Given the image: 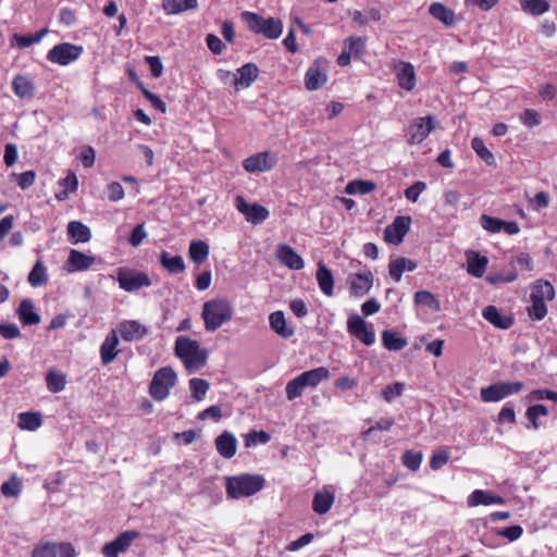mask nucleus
<instances>
[{"label":"nucleus","instance_id":"nucleus-60","mask_svg":"<svg viewBox=\"0 0 557 557\" xmlns=\"http://www.w3.org/2000/svg\"><path fill=\"white\" fill-rule=\"evenodd\" d=\"M518 277V273L516 270H511L507 273H495L490 274L486 277V281L490 282L493 285L500 284V283H510L516 281Z\"/></svg>","mask_w":557,"mask_h":557},{"label":"nucleus","instance_id":"nucleus-21","mask_svg":"<svg viewBox=\"0 0 557 557\" xmlns=\"http://www.w3.org/2000/svg\"><path fill=\"white\" fill-rule=\"evenodd\" d=\"M276 257L282 264L290 270H301L305 267L302 258L286 244L277 247Z\"/></svg>","mask_w":557,"mask_h":557},{"label":"nucleus","instance_id":"nucleus-56","mask_svg":"<svg viewBox=\"0 0 557 557\" xmlns=\"http://www.w3.org/2000/svg\"><path fill=\"white\" fill-rule=\"evenodd\" d=\"M1 493L7 497H15L21 493V482L16 476H12L1 485Z\"/></svg>","mask_w":557,"mask_h":557},{"label":"nucleus","instance_id":"nucleus-57","mask_svg":"<svg viewBox=\"0 0 557 557\" xmlns=\"http://www.w3.org/2000/svg\"><path fill=\"white\" fill-rule=\"evenodd\" d=\"M33 44H35V35H20V34H13L10 40V46L12 48L17 49H24L30 47Z\"/></svg>","mask_w":557,"mask_h":557},{"label":"nucleus","instance_id":"nucleus-13","mask_svg":"<svg viewBox=\"0 0 557 557\" xmlns=\"http://www.w3.org/2000/svg\"><path fill=\"white\" fill-rule=\"evenodd\" d=\"M236 209L244 214L245 219L252 224H260L269 218V210L255 202L248 203L243 196H236L235 198Z\"/></svg>","mask_w":557,"mask_h":557},{"label":"nucleus","instance_id":"nucleus-48","mask_svg":"<svg viewBox=\"0 0 557 557\" xmlns=\"http://www.w3.org/2000/svg\"><path fill=\"white\" fill-rule=\"evenodd\" d=\"M209 387H210V384L203 379L194 377L189 381V388L191 392V396L197 401H200L205 398Z\"/></svg>","mask_w":557,"mask_h":557},{"label":"nucleus","instance_id":"nucleus-25","mask_svg":"<svg viewBox=\"0 0 557 557\" xmlns=\"http://www.w3.org/2000/svg\"><path fill=\"white\" fill-rule=\"evenodd\" d=\"M482 315L487 322L502 330H508L513 324V318L511 315L502 314L499 310L492 305L483 309Z\"/></svg>","mask_w":557,"mask_h":557},{"label":"nucleus","instance_id":"nucleus-15","mask_svg":"<svg viewBox=\"0 0 557 557\" xmlns=\"http://www.w3.org/2000/svg\"><path fill=\"white\" fill-rule=\"evenodd\" d=\"M410 221V216H396L384 230V240L388 244H400L409 231Z\"/></svg>","mask_w":557,"mask_h":557},{"label":"nucleus","instance_id":"nucleus-64","mask_svg":"<svg viewBox=\"0 0 557 557\" xmlns=\"http://www.w3.org/2000/svg\"><path fill=\"white\" fill-rule=\"evenodd\" d=\"M146 63L149 65L150 73L154 78H158L163 73V64L159 55H147Z\"/></svg>","mask_w":557,"mask_h":557},{"label":"nucleus","instance_id":"nucleus-32","mask_svg":"<svg viewBox=\"0 0 557 557\" xmlns=\"http://www.w3.org/2000/svg\"><path fill=\"white\" fill-rule=\"evenodd\" d=\"M429 13L446 26H453L455 24L456 18L454 11L442 2H432L429 7Z\"/></svg>","mask_w":557,"mask_h":557},{"label":"nucleus","instance_id":"nucleus-40","mask_svg":"<svg viewBox=\"0 0 557 557\" xmlns=\"http://www.w3.org/2000/svg\"><path fill=\"white\" fill-rule=\"evenodd\" d=\"M283 33V23L278 18L268 17L264 18V23L261 33L265 38L276 39Z\"/></svg>","mask_w":557,"mask_h":557},{"label":"nucleus","instance_id":"nucleus-47","mask_svg":"<svg viewBox=\"0 0 557 557\" xmlns=\"http://www.w3.org/2000/svg\"><path fill=\"white\" fill-rule=\"evenodd\" d=\"M242 20L246 23L249 30L255 34L261 33L264 17L257 13L246 11L242 13Z\"/></svg>","mask_w":557,"mask_h":557},{"label":"nucleus","instance_id":"nucleus-19","mask_svg":"<svg viewBox=\"0 0 557 557\" xmlns=\"http://www.w3.org/2000/svg\"><path fill=\"white\" fill-rule=\"evenodd\" d=\"M119 336L115 330H111L100 346V359L103 366L110 364L119 355Z\"/></svg>","mask_w":557,"mask_h":557},{"label":"nucleus","instance_id":"nucleus-35","mask_svg":"<svg viewBox=\"0 0 557 557\" xmlns=\"http://www.w3.org/2000/svg\"><path fill=\"white\" fill-rule=\"evenodd\" d=\"M382 343L387 350L398 351L404 349L408 342L398 332L385 330L382 333Z\"/></svg>","mask_w":557,"mask_h":557},{"label":"nucleus","instance_id":"nucleus-6","mask_svg":"<svg viewBox=\"0 0 557 557\" xmlns=\"http://www.w3.org/2000/svg\"><path fill=\"white\" fill-rule=\"evenodd\" d=\"M119 283L121 289L134 293L144 287L151 286L152 282L146 272L131 269L127 267H120L115 271V276H111Z\"/></svg>","mask_w":557,"mask_h":557},{"label":"nucleus","instance_id":"nucleus-34","mask_svg":"<svg viewBox=\"0 0 557 557\" xmlns=\"http://www.w3.org/2000/svg\"><path fill=\"white\" fill-rule=\"evenodd\" d=\"M160 264L171 274H180L186 269L181 256H171L168 251L160 253Z\"/></svg>","mask_w":557,"mask_h":557},{"label":"nucleus","instance_id":"nucleus-8","mask_svg":"<svg viewBox=\"0 0 557 557\" xmlns=\"http://www.w3.org/2000/svg\"><path fill=\"white\" fill-rule=\"evenodd\" d=\"M524 384L520 381L517 382H497L480 391L481 399L484 403H497L506 397L518 394L522 391Z\"/></svg>","mask_w":557,"mask_h":557},{"label":"nucleus","instance_id":"nucleus-49","mask_svg":"<svg viewBox=\"0 0 557 557\" xmlns=\"http://www.w3.org/2000/svg\"><path fill=\"white\" fill-rule=\"evenodd\" d=\"M423 454L411 449L406 450L401 456L403 465L411 471H417L422 462Z\"/></svg>","mask_w":557,"mask_h":557},{"label":"nucleus","instance_id":"nucleus-28","mask_svg":"<svg viewBox=\"0 0 557 557\" xmlns=\"http://www.w3.org/2000/svg\"><path fill=\"white\" fill-rule=\"evenodd\" d=\"M417 269V263L411 259L399 257L395 260L389 261L388 271L391 277L395 282H399L401 280L403 273L405 271H414Z\"/></svg>","mask_w":557,"mask_h":557},{"label":"nucleus","instance_id":"nucleus-16","mask_svg":"<svg viewBox=\"0 0 557 557\" xmlns=\"http://www.w3.org/2000/svg\"><path fill=\"white\" fill-rule=\"evenodd\" d=\"M394 72L398 86L406 90L412 91L417 85V75L413 65L410 62L399 61L394 66Z\"/></svg>","mask_w":557,"mask_h":557},{"label":"nucleus","instance_id":"nucleus-23","mask_svg":"<svg viewBox=\"0 0 557 557\" xmlns=\"http://www.w3.org/2000/svg\"><path fill=\"white\" fill-rule=\"evenodd\" d=\"M335 495L327 487L314 493L312 498V510L318 515L329 512L334 504Z\"/></svg>","mask_w":557,"mask_h":557},{"label":"nucleus","instance_id":"nucleus-26","mask_svg":"<svg viewBox=\"0 0 557 557\" xmlns=\"http://www.w3.org/2000/svg\"><path fill=\"white\" fill-rule=\"evenodd\" d=\"M315 277L321 292L325 296L332 297L334 295V276L323 261L318 263Z\"/></svg>","mask_w":557,"mask_h":557},{"label":"nucleus","instance_id":"nucleus-52","mask_svg":"<svg viewBox=\"0 0 557 557\" xmlns=\"http://www.w3.org/2000/svg\"><path fill=\"white\" fill-rule=\"evenodd\" d=\"M404 389H405L404 383L395 382L393 384L386 385L382 389L381 395L385 401L392 403L396 397L401 396Z\"/></svg>","mask_w":557,"mask_h":557},{"label":"nucleus","instance_id":"nucleus-4","mask_svg":"<svg viewBox=\"0 0 557 557\" xmlns=\"http://www.w3.org/2000/svg\"><path fill=\"white\" fill-rule=\"evenodd\" d=\"M329 377L330 371L325 367L305 371L286 384V397L289 401L295 400L304 394L306 388H315L322 381Z\"/></svg>","mask_w":557,"mask_h":557},{"label":"nucleus","instance_id":"nucleus-29","mask_svg":"<svg viewBox=\"0 0 557 557\" xmlns=\"http://www.w3.org/2000/svg\"><path fill=\"white\" fill-rule=\"evenodd\" d=\"M67 234L73 244H85L90 240V228L81 221H71L67 224Z\"/></svg>","mask_w":557,"mask_h":557},{"label":"nucleus","instance_id":"nucleus-61","mask_svg":"<svg viewBox=\"0 0 557 557\" xmlns=\"http://www.w3.org/2000/svg\"><path fill=\"white\" fill-rule=\"evenodd\" d=\"M527 398L530 401L548 399L557 405V392L550 389H533L529 393Z\"/></svg>","mask_w":557,"mask_h":557},{"label":"nucleus","instance_id":"nucleus-11","mask_svg":"<svg viewBox=\"0 0 557 557\" xmlns=\"http://www.w3.org/2000/svg\"><path fill=\"white\" fill-rule=\"evenodd\" d=\"M348 333L360 341L366 346H371L375 342V333L372 326H369L363 318L354 314L347 320Z\"/></svg>","mask_w":557,"mask_h":557},{"label":"nucleus","instance_id":"nucleus-18","mask_svg":"<svg viewBox=\"0 0 557 557\" xmlns=\"http://www.w3.org/2000/svg\"><path fill=\"white\" fill-rule=\"evenodd\" d=\"M95 262V257L76 249H71L65 263L67 272H79L88 270Z\"/></svg>","mask_w":557,"mask_h":557},{"label":"nucleus","instance_id":"nucleus-58","mask_svg":"<svg viewBox=\"0 0 557 557\" xmlns=\"http://www.w3.org/2000/svg\"><path fill=\"white\" fill-rule=\"evenodd\" d=\"M482 227L490 232V233H498L502 231V222L503 220L487 215L482 214L480 218Z\"/></svg>","mask_w":557,"mask_h":557},{"label":"nucleus","instance_id":"nucleus-55","mask_svg":"<svg viewBox=\"0 0 557 557\" xmlns=\"http://www.w3.org/2000/svg\"><path fill=\"white\" fill-rule=\"evenodd\" d=\"M531 307L529 308V314L535 320H542L547 314V307L544 300L530 298Z\"/></svg>","mask_w":557,"mask_h":557},{"label":"nucleus","instance_id":"nucleus-63","mask_svg":"<svg viewBox=\"0 0 557 557\" xmlns=\"http://www.w3.org/2000/svg\"><path fill=\"white\" fill-rule=\"evenodd\" d=\"M520 121L527 127H534L541 123L540 114L533 109H525L520 115Z\"/></svg>","mask_w":557,"mask_h":557},{"label":"nucleus","instance_id":"nucleus-17","mask_svg":"<svg viewBox=\"0 0 557 557\" xmlns=\"http://www.w3.org/2000/svg\"><path fill=\"white\" fill-rule=\"evenodd\" d=\"M273 166L274 162L271 160L268 151L258 152L243 161V168L248 173L270 171Z\"/></svg>","mask_w":557,"mask_h":557},{"label":"nucleus","instance_id":"nucleus-5","mask_svg":"<svg viewBox=\"0 0 557 557\" xmlns=\"http://www.w3.org/2000/svg\"><path fill=\"white\" fill-rule=\"evenodd\" d=\"M438 126V119L431 114L413 119L405 129L407 144L410 146L422 144Z\"/></svg>","mask_w":557,"mask_h":557},{"label":"nucleus","instance_id":"nucleus-62","mask_svg":"<svg viewBox=\"0 0 557 557\" xmlns=\"http://www.w3.org/2000/svg\"><path fill=\"white\" fill-rule=\"evenodd\" d=\"M147 236H148V234L145 230V222H143L140 224H137L133 228V231L128 237V243L133 247H138Z\"/></svg>","mask_w":557,"mask_h":557},{"label":"nucleus","instance_id":"nucleus-2","mask_svg":"<svg viewBox=\"0 0 557 557\" xmlns=\"http://www.w3.org/2000/svg\"><path fill=\"white\" fill-rule=\"evenodd\" d=\"M264 479L259 474H239L226 479L225 491L228 498L249 497L264 487Z\"/></svg>","mask_w":557,"mask_h":557},{"label":"nucleus","instance_id":"nucleus-27","mask_svg":"<svg viewBox=\"0 0 557 557\" xmlns=\"http://www.w3.org/2000/svg\"><path fill=\"white\" fill-rule=\"evenodd\" d=\"M466 256L468 273L481 277L485 272L488 259L475 251H467Z\"/></svg>","mask_w":557,"mask_h":557},{"label":"nucleus","instance_id":"nucleus-7","mask_svg":"<svg viewBox=\"0 0 557 557\" xmlns=\"http://www.w3.org/2000/svg\"><path fill=\"white\" fill-rule=\"evenodd\" d=\"M177 380L175 371L171 367H162L154 372L149 385L150 396L157 400H164L170 389L175 385Z\"/></svg>","mask_w":557,"mask_h":557},{"label":"nucleus","instance_id":"nucleus-43","mask_svg":"<svg viewBox=\"0 0 557 557\" xmlns=\"http://www.w3.org/2000/svg\"><path fill=\"white\" fill-rule=\"evenodd\" d=\"M471 148L487 165H495L496 161L494 154L486 148L480 137H474L471 140Z\"/></svg>","mask_w":557,"mask_h":557},{"label":"nucleus","instance_id":"nucleus-14","mask_svg":"<svg viewBox=\"0 0 557 557\" xmlns=\"http://www.w3.org/2000/svg\"><path fill=\"white\" fill-rule=\"evenodd\" d=\"M374 281L373 273L367 270L362 273H351L347 278L349 293L354 297H363L372 288Z\"/></svg>","mask_w":557,"mask_h":557},{"label":"nucleus","instance_id":"nucleus-31","mask_svg":"<svg viewBox=\"0 0 557 557\" xmlns=\"http://www.w3.org/2000/svg\"><path fill=\"white\" fill-rule=\"evenodd\" d=\"M271 329L281 337L289 338L294 335V329L287 326L283 311L272 312L269 317Z\"/></svg>","mask_w":557,"mask_h":557},{"label":"nucleus","instance_id":"nucleus-12","mask_svg":"<svg viewBox=\"0 0 557 557\" xmlns=\"http://www.w3.org/2000/svg\"><path fill=\"white\" fill-rule=\"evenodd\" d=\"M218 73L221 79H225L228 76H233L234 86L238 90L242 88H248L258 78L259 69L255 63L249 62L237 70V73L239 75L238 77L236 75H233L230 71L219 70Z\"/></svg>","mask_w":557,"mask_h":557},{"label":"nucleus","instance_id":"nucleus-45","mask_svg":"<svg viewBox=\"0 0 557 557\" xmlns=\"http://www.w3.org/2000/svg\"><path fill=\"white\" fill-rule=\"evenodd\" d=\"M20 320L26 324H35V307L30 299H24L17 309Z\"/></svg>","mask_w":557,"mask_h":557},{"label":"nucleus","instance_id":"nucleus-38","mask_svg":"<svg viewBox=\"0 0 557 557\" xmlns=\"http://www.w3.org/2000/svg\"><path fill=\"white\" fill-rule=\"evenodd\" d=\"M548 408L543 404L529 406L525 411V418L529 421L528 429L537 430L540 428L539 418L546 417Z\"/></svg>","mask_w":557,"mask_h":557},{"label":"nucleus","instance_id":"nucleus-59","mask_svg":"<svg viewBox=\"0 0 557 557\" xmlns=\"http://www.w3.org/2000/svg\"><path fill=\"white\" fill-rule=\"evenodd\" d=\"M426 189V184L422 181L413 183L411 186L405 189V197L411 202H417L421 193Z\"/></svg>","mask_w":557,"mask_h":557},{"label":"nucleus","instance_id":"nucleus-41","mask_svg":"<svg viewBox=\"0 0 557 557\" xmlns=\"http://www.w3.org/2000/svg\"><path fill=\"white\" fill-rule=\"evenodd\" d=\"M47 388L51 393H59L64 389L66 384L65 374L61 371L50 370L46 376Z\"/></svg>","mask_w":557,"mask_h":557},{"label":"nucleus","instance_id":"nucleus-36","mask_svg":"<svg viewBox=\"0 0 557 557\" xmlns=\"http://www.w3.org/2000/svg\"><path fill=\"white\" fill-rule=\"evenodd\" d=\"M555 297V288L548 281L537 280L531 287L530 298H536L541 300H553Z\"/></svg>","mask_w":557,"mask_h":557},{"label":"nucleus","instance_id":"nucleus-44","mask_svg":"<svg viewBox=\"0 0 557 557\" xmlns=\"http://www.w3.org/2000/svg\"><path fill=\"white\" fill-rule=\"evenodd\" d=\"M521 8L523 11L536 16L549 11L550 5L546 0H523Z\"/></svg>","mask_w":557,"mask_h":557},{"label":"nucleus","instance_id":"nucleus-10","mask_svg":"<svg viewBox=\"0 0 557 557\" xmlns=\"http://www.w3.org/2000/svg\"><path fill=\"white\" fill-rule=\"evenodd\" d=\"M140 536L136 530H127L120 533L113 541L106 543L101 553L104 557H119L120 554L127 552L132 543Z\"/></svg>","mask_w":557,"mask_h":557},{"label":"nucleus","instance_id":"nucleus-20","mask_svg":"<svg viewBox=\"0 0 557 557\" xmlns=\"http://www.w3.org/2000/svg\"><path fill=\"white\" fill-rule=\"evenodd\" d=\"M75 549L71 543L44 544L37 546V557H74Z\"/></svg>","mask_w":557,"mask_h":557},{"label":"nucleus","instance_id":"nucleus-50","mask_svg":"<svg viewBox=\"0 0 557 557\" xmlns=\"http://www.w3.org/2000/svg\"><path fill=\"white\" fill-rule=\"evenodd\" d=\"M414 302L434 310H437L440 308L438 300L431 292L428 290L417 292L414 294Z\"/></svg>","mask_w":557,"mask_h":557},{"label":"nucleus","instance_id":"nucleus-33","mask_svg":"<svg viewBox=\"0 0 557 557\" xmlns=\"http://www.w3.org/2000/svg\"><path fill=\"white\" fill-rule=\"evenodd\" d=\"M326 75L315 64L311 65L305 75V86L308 90H318L326 83Z\"/></svg>","mask_w":557,"mask_h":557},{"label":"nucleus","instance_id":"nucleus-3","mask_svg":"<svg viewBox=\"0 0 557 557\" xmlns=\"http://www.w3.org/2000/svg\"><path fill=\"white\" fill-rule=\"evenodd\" d=\"M201 317L205 329L213 332L233 318V308L225 298H213L203 304Z\"/></svg>","mask_w":557,"mask_h":557},{"label":"nucleus","instance_id":"nucleus-22","mask_svg":"<svg viewBox=\"0 0 557 557\" xmlns=\"http://www.w3.org/2000/svg\"><path fill=\"white\" fill-rule=\"evenodd\" d=\"M119 333L126 342L140 339L147 334V329L135 320H125L119 324Z\"/></svg>","mask_w":557,"mask_h":557},{"label":"nucleus","instance_id":"nucleus-39","mask_svg":"<svg viewBox=\"0 0 557 557\" xmlns=\"http://www.w3.org/2000/svg\"><path fill=\"white\" fill-rule=\"evenodd\" d=\"M14 94L20 98H30L34 86L32 81L24 75H16L12 82Z\"/></svg>","mask_w":557,"mask_h":557},{"label":"nucleus","instance_id":"nucleus-46","mask_svg":"<svg viewBox=\"0 0 557 557\" xmlns=\"http://www.w3.org/2000/svg\"><path fill=\"white\" fill-rule=\"evenodd\" d=\"M60 186L64 187V189L57 194L58 199L63 200L67 197L69 193H74L78 188V180L74 172H69L67 175L60 180Z\"/></svg>","mask_w":557,"mask_h":557},{"label":"nucleus","instance_id":"nucleus-37","mask_svg":"<svg viewBox=\"0 0 557 557\" xmlns=\"http://www.w3.org/2000/svg\"><path fill=\"white\" fill-rule=\"evenodd\" d=\"M210 253L209 245L203 240H193L189 244L188 256L196 264L203 263Z\"/></svg>","mask_w":557,"mask_h":557},{"label":"nucleus","instance_id":"nucleus-9","mask_svg":"<svg viewBox=\"0 0 557 557\" xmlns=\"http://www.w3.org/2000/svg\"><path fill=\"white\" fill-rule=\"evenodd\" d=\"M83 53V47L70 42L55 45L49 50L47 59L59 65H67L77 60Z\"/></svg>","mask_w":557,"mask_h":557},{"label":"nucleus","instance_id":"nucleus-54","mask_svg":"<svg viewBox=\"0 0 557 557\" xmlns=\"http://www.w3.org/2000/svg\"><path fill=\"white\" fill-rule=\"evenodd\" d=\"M449 453L446 449H437L433 451L430 458V468L434 471L443 468L449 460Z\"/></svg>","mask_w":557,"mask_h":557},{"label":"nucleus","instance_id":"nucleus-1","mask_svg":"<svg viewBox=\"0 0 557 557\" xmlns=\"http://www.w3.org/2000/svg\"><path fill=\"white\" fill-rule=\"evenodd\" d=\"M175 355L182 360L188 372H195L207 362V351L200 348L197 341L178 336L175 341Z\"/></svg>","mask_w":557,"mask_h":557},{"label":"nucleus","instance_id":"nucleus-24","mask_svg":"<svg viewBox=\"0 0 557 557\" xmlns=\"http://www.w3.org/2000/svg\"><path fill=\"white\" fill-rule=\"evenodd\" d=\"M215 448L222 457L231 459L237 450L236 437L231 432L224 431L215 438Z\"/></svg>","mask_w":557,"mask_h":557},{"label":"nucleus","instance_id":"nucleus-51","mask_svg":"<svg viewBox=\"0 0 557 557\" xmlns=\"http://www.w3.org/2000/svg\"><path fill=\"white\" fill-rule=\"evenodd\" d=\"M137 87L141 90L145 98L151 103V106L154 109H157L161 113L166 112V104L159 96L148 90L141 82H137Z\"/></svg>","mask_w":557,"mask_h":557},{"label":"nucleus","instance_id":"nucleus-30","mask_svg":"<svg viewBox=\"0 0 557 557\" xmlns=\"http://www.w3.org/2000/svg\"><path fill=\"white\" fill-rule=\"evenodd\" d=\"M197 8L198 0H162V9L166 15H175Z\"/></svg>","mask_w":557,"mask_h":557},{"label":"nucleus","instance_id":"nucleus-53","mask_svg":"<svg viewBox=\"0 0 557 557\" xmlns=\"http://www.w3.org/2000/svg\"><path fill=\"white\" fill-rule=\"evenodd\" d=\"M348 52L356 58H360L366 49V39L350 36L346 39Z\"/></svg>","mask_w":557,"mask_h":557},{"label":"nucleus","instance_id":"nucleus-42","mask_svg":"<svg viewBox=\"0 0 557 557\" xmlns=\"http://www.w3.org/2000/svg\"><path fill=\"white\" fill-rule=\"evenodd\" d=\"M375 183L371 181L357 180L347 184L346 193L349 195H367L375 189Z\"/></svg>","mask_w":557,"mask_h":557}]
</instances>
